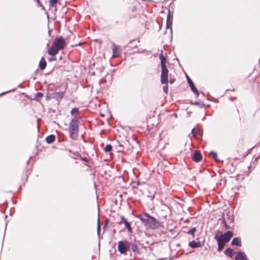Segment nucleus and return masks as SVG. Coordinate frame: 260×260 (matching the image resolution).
Returning <instances> with one entry per match:
<instances>
[{
  "instance_id": "f257e3e1",
  "label": "nucleus",
  "mask_w": 260,
  "mask_h": 260,
  "mask_svg": "<svg viewBox=\"0 0 260 260\" xmlns=\"http://www.w3.org/2000/svg\"><path fill=\"white\" fill-rule=\"evenodd\" d=\"M139 218L147 228L154 229L158 227V223L156 220L147 213L140 215Z\"/></svg>"
},
{
  "instance_id": "f03ea898",
  "label": "nucleus",
  "mask_w": 260,
  "mask_h": 260,
  "mask_svg": "<svg viewBox=\"0 0 260 260\" xmlns=\"http://www.w3.org/2000/svg\"><path fill=\"white\" fill-rule=\"evenodd\" d=\"M79 121L77 119H72L69 123V131L71 139L75 140L77 138L79 132Z\"/></svg>"
},
{
  "instance_id": "7ed1b4c3",
  "label": "nucleus",
  "mask_w": 260,
  "mask_h": 260,
  "mask_svg": "<svg viewBox=\"0 0 260 260\" xmlns=\"http://www.w3.org/2000/svg\"><path fill=\"white\" fill-rule=\"evenodd\" d=\"M160 59L161 66V83L162 84L168 83V76L169 71L166 66V58L163 56L162 53L160 55Z\"/></svg>"
},
{
  "instance_id": "20e7f679",
  "label": "nucleus",
  "mask_w": 260,
  "mask_h": 260,
  "mask_svg": "<svg viewBox=\"0 0 260 260\" xmlns=\"http://www.w3.org/2000/svg\"><path fill=\"white\" fill-rule=\"evenodd\" d=\"M220 235H216L214 238L217 241H220L224 243L228 242L232 237L233 236V233L231 231H228L225 232L224 234H222L221 232H219Z\"/></svg>"
},
{
  "instance_id": "39448f33",
  "label": "nucleus",
  "mask_w": 260,
  "mask_h": 260,
  "mask_svg": "<svg viewBox=\"0 0 260 260\" xmlns=\"http://www.w3.org/2000/svg\"><path fill=\"white\" fill-rule=\"evenodd\" d=\"M52 45L58 50H60L64 48L66 45V43L64 40L61 38H57L54 40Z\"/></svg>"
},
{
  "instance_id": "423d86ee",
  "label": "nucleus",
  "mask_w": 260,
  "mask_h": 260,
  "mask_svg": "<svg viewBox=\"0 0 260 260\" xmlns=\"http://www.w3.org/2000/svg\"><path fill=\"white\" fill-rule=\"evenodd\" d=\"M128 242L119 241L118 243V249L121 254H125L127 250Z\"/></svg>"
},
{
  "instance_id": "0eeeda50",
  "label": "nucleus",
  "mask_w": 260,
  "mask_h": 260,
  "mask_svg": "<svg viewBox=\"0 0 260 260\" xmlns=\"http://www.w3.org/2000/svg\"><path fill=\"white\" fill-rule=\"evenodd\" d=\"M235 260H248L246 254L241 251H238L236 253Z\"/></svg>"
},
{
  "instance_id": "6e6552de",
  "label": "nucleus",
  "mask_w": 260,
  "mask_h": 260,
  "mask_svg": "<svg viewBox=\"0 0 260 260\" xmlns=\"http://www.w3.org/2000/svg\"><path fill=\"white\" fill-rule=\"evenodd\" d=\"M187 79L188 83L190 87V88H191L192 91L193 92L195 93L197 95H199V92H198L197 89L196 88L194 84L193 83V82H192L191 79L187 76Z\"/></svg>"
},
{
  "instance_id": "1a4fd4ad",
  "label": "nucleus",
  "mask_w": 260,
  "mask_h": 260,
  "mask_svg": "<svg viewBox=\"0 0 260 260\" xmlns=\"http://www.w3.org/2000/svg\"><path fill=\"white\" fill-rule=\"evenodd\" d=\"M59 50L52 45L51 47L48 50V53L52 56H55L58 53Z\"/></svg>"
},
{
  "instance_id": "9d476101",
  "label": "nucleus",
  "mask_w": 260,
  "mask_h": 260,
  "mask_svg": "<svg viewBox=\"0 0 260 260\" xmlns=\"http://www.w3.org/2000/svg\"><path fill=\"white\" fill-rule=\"evenodd\" d=\"M192 157V159L194 161L198 162L202 159V156L199 151H196L194 152V153L193 154Z\"/></svg>"
},
{
  "instance_id": "9b49d317",
  "label": "nucleus",
  "mask_w": 260,
  "mask_h": 260,
  "mask_svg": "<svg viewBox=\"0 0 260 260\" xmlns=\"http://www.w3.org/2000/svg\"><path fill=\"white\" fill-rule=\"evenodd\" d=\"M113 57H118L120 54V49H119V48L113 44Z\"/></svg>"
},
{
  "instance_id": "f8f14e48",
  "label": "nucleus",
  "mask_w": 260,
  "mask_h": 260,
  "mask_svg": "<svg viewBox=\"0 0 260 260\" xmlns=\"http://www.w3.org/2000/svg\"><path fill=\"white\" fill-rule=\"evenodd\" d=\"M233 245L241 246V241L240 238H235L233 239L231 243Z\"/></svg>"
},
{
  "instance_id": "ddd939ff",
  "label": "nucleus",
  "mask_w": 260,
  "mask_h": 260,
  "mask_svg": "<svg viewBox=\"0 0 260 260\" xmlns=\"http://www.w3.org/2000/svg\"><path fill=\"white\" fill-rule=\"evenodd\" d=\"M46 62L44 57H42L39 62V68L41 70H44L46 67Z\"/></svg>"
},
{
  "instance_id": "4468645a",
  "label": "nucleus",
  "mask_w": 260,
  "mask_h": 260,
  "mask_svg": "<svg viewBox=\"0 0 260 260\" xmlns=\"http://www.w3.org/2000/svg\"><path fill=\"white\" fill-rule=\"evenodd\" d=\"M55 140V136L53 135H50L46 138V142L48 144H51Z\"/></svg>"
},
{
  "instance_id": "2eb2a0df",
  "label": "nucleus",
  "mask_w": 260,
  "mask_h": 260,
  "mask_svg": "<svg viewBox=\"0 0 260 260\" xmlns=\"http://www.w3.org/2000/svg\"><path fill=\"white\" fill-rule=\"evenodd\" d=\"M225 219L226 222L232 223L234 221V217L232 215H231L230 213L226 214V217H224V219Z\"/></svg>"
},
{
  "instance_id": "dca6fc26",
  "label": "nucleus",
  "mask_w": 260,
  "mask_h": 260,
  "mask_svg": "<svg viewBox=\"0 0 260 260\" xmlns=\"http://www.w3.org/2000/svg\"><path fill=\"white\" fill-rule=\"evenodd\" d=\"M234 252V250L233 249H232V248H227L224 251L225 254H226L227 255L230 256L231 257H232L233 254Z\"/></svg>"
},
{
  "instance_id": "f3484780",
  "label": "nucleus",
  "mask_w": 260,
  "mask_h": 260,
  "mask_svg": "<svg viewBox=\"0 0 260 260\" xmlns=\"http://www.w3.org/2000/svg\"><path fill=\"white\" fill-rule=\"evenodd\" d=\"M189 245L192 248L198 247L200 246V244L199 242H197L194 241H192L189 243Z\"/></svg>"
},
{
  "instance_id": "a211bd4d",
  "label": "nucleus",
  "mask_w": 260,
  "mask_h": 260,
  "mask_svg": "<svg viewBox=\"0 0 260 260\" xmlns=\"http://www.w3.org/2000/svg\"><path fill=\"white\" fill-rule=\"evenodd\" d=\"M218 243V250L220 251L222 250L225 245V243L221 242L220 241H217Z\"/></svg>"
},
{
  "instance_id": "6ab92c4d",
  "label": "nucleus",
  "mask_w": 260,
  "mask_h": 260,
  "mask_svg": "<svg viewBox=\"0 0 260 260\" xmlns=\"http://www.w3.org/2000/svg\"><path fill=\"white\" fill-rule=\"evenodd\" d=\"M191 133L196 138L199 139L200 135L197 133V131L195 128H193L192 129Z\"/></svg>"
},
{
  "instance_id": "aec40b11",
  "label": "nucleus",
  "mask_w": 260,
  "mask_h": 260,
  "mask_svg": "<svg viewBox=\"0 0 260 260\" xmlns=\"http://www.w3.org/2000/svg\"><path fill=\"white\" fill-rule=\"evenodd\" d=\"M124 225L125 228L128 230V232H132V228L131 227L129 223L127 221H124Z\"/></svg>"
},
{
  "instance_id": "412c9836",
  "label": "nucleus",
  "mask_w": 260,
  "mask_h": 260,
  "mask_svg": "<svg viewBox=\"0 0 260 260\" xmlns=\"http://www.w3.org/2000/svg\"><path fill=\"white\" fill-rule=\"evenodd\" d=\"M63 92H57L54 93V97L56 98H61L63 96Z\"/></svg>"
},
{
  "instance_id": "4be33fe9",
  "label": "nucleus",
  "mask_w": 260,
  "mask_h": 260,
  "mask_svg": "<svg viewBox=\"0 0 260 260\" xmlns=\"http://www.w3.org/2000/svg\"><path fill=\"white\" fill-rule=\"evenodd\" d=\"M112 148V146L110 144H108L105 146V147L104 148V150L106 152H110V151H111Z\"/></svg>"
},
{
  "instance_id": "5701e85b",
  "label": "nucleus",
  "mask_w": 260,
  "mask_h": 260,
  "mask_svg": "<svg viewBox=\"0 0 260 260\" xmlns=\"http://www.w3.org/2000/svg\"><path fill=\"white\" fill-rule=\"evenodd\" d=\"M195 232H196V229L194 228H192L191 229H190L188 231V233L192 235L193 236H194Z\"/></svg>"
},
{
  "instance_id": "b1692460",
  "label": "nucleus",
  "mask_w": 260,
  "mask_h": 260,
  "mask_svg": "<svg viewBox=\"0 0 260 260\" xmlns=\"http://www.w3.org/2000/svg\"><path fill=\"white\" fill-rule=\"evenodd\" d=\"M78 111H79V110L78 108H73L72 110H71V114H77L78 113Z\"/></svg>"
},
{
  "instance_id": "393cba45",
  "label": "nucleus",
  "mask_w": 260,
  "mask_h": 260,
  "mask_svg": "<svg viewBox=\"0 0 260 260\" xmlns=\"http://www.w3.org/2000/svg\"><path fill=\"white\" fill-rule=\"evenodd\" d=\"M58 0H50L49 1V5L50 6H53L54 4H55Z\"/></svg>"
},
{
  "instance_id": "a878e982",
  "label": "nucleus",
  "mask_w": 260,
  "mask_h": 260,
  "mask_svg": "<svg viewBox=\"0 0 260 260\" xmlns=\"http://www.w3.org/2000/svg\"><path fill=\"white\" fill-rule=\"evenodd\" d=\"M172 24V20L167 21V28H170Z\"/></svg>"
},
{
  "instance_id": "bb28decb",
  "label": "nucleus",
  "mask_w": 260,
  "mask_h": 260,
  "mask_svg": "<svg viewBox=\"0 0 260 260\" xmlns=\"http://www.w3.org/2000/svg\"><path fill=\"white\" fill-rule=\"evenodd\" d=\"M210 154L212 156V157L214 158V159H216V157H217V154L215 152H213V151L211 152Z\"/></svg>"
},
{
  "instance_id": "cd10ccee",
  "label": "nucleus",
  "mask_w": 260,
  "mask_h": 260,
  "mask_svg": "<svg viewBox=\"0 0 260 260\" xmlns=\"http://www.w3.org/2000/svg\"><path fill=\"white\" fill-rule=\"evenodd\" d=\"M166 84V85L164 87V91L165 93H167L168 91V86L167 85V83Z\"/></svg>"
},
{
  "instance_id": "c85d7f7f",
  "label": "nucleus",
  "mask_w": 260,
  "mask_h": 260,
  "mask_svg": "<svg viewBox=\"0 0 260 260\" xmlns=\"http://www.w3.org/2000/svg\"><path fill=\"white\" fill-rule=\"evenodd\" d=\"M169 20H172V16L171 15V14H170V12H169V13L168 14L167 21H169Z\"/></svg>"
},
{
  "instance_id": "c756f323",
  "label": "nucleus",
  "mask_w": 260,
  "mask_h": 260,
  "mask_svg": "<svg viewBox=\"0 0 260 260\" xmlns=\"http://www.w3.org/2000/svg\"><path fill=\"white\" fill-rule=\"evenodd\" d=\"M43 96V94L41 92H37L36 96V98H40Z\"/></svg>"
},
{
  "instance_id": "7c9ffc66",
  "label": "nucleus",
  "mask_w": 260,
  "mask_h": 260,
  "mask_svg": "<svg viewBox=\"0 0 260 260\" xmlns=\"http://www.w3.org/2000/svg\"><path fill=\"white\" fill-rule=\"evenodd\" d=\"M56 60V58L55 57H51L48 59L49 61H55Z\"/></svg>"
},
{
  "instance_id": "2f4dec72",
  "label": "nucleus",
  "mask_w": 260,
  "mask_h": 260,
  "mask_svg": "<svg viewBox=\"0 0 260 260\" xmlns=\"http://www.w3.org/2000/svg\"><path fill=\"white\" fill-rule=\"evenodd\" d=\"M132 247L133 251H135L137 249V247L135 244H132Z\"/></svg>"
},
{
  "instance_id": "473e14b6",
  "label": "nucleus",
  "mask_w": 260,
  "mask_h": 260,
  "mask_svg": "<svg viewBox=\"0 0 260 260\" xmlns=\"http://www.w3.org/2000/svg\"><path fill=\"white\" fill-rule=\"evenodd\" d=\"M224 224H225V228H226V229H230V226L226 224V223H227L228 222H226V219H224Z\"/></svg>"
},
{
  "instance_id": "72a5a7b5",
  "label": "nucleus",
  "mask_w": 260,
  "mask_h": 260,
  "mask_svg": "<svg viewBox=\"0 0 260 260\" xmlns=\"http://www.w3.org/2000/svg\"><path fill=\"white\" fill-rule=\"evenodd\" d=\"M121 219L123 223H124V221H127V220L123 216H121Z\"/></svg>"
},
{
  "instance_id": "f704fd0d",
  "label": "nucleus",
  "mask_w": 260,
  "mask_h": 260,
  "mask_svg": "<svg viewBox=\"0 0 260 260\" xmlns=\"http://www.w3.org/2000/svg\"><path fill=\"white\" fill-rule=\"evenodd\" d=\"M98 232L99 233L100 232V225H99V223L98 222Z\"/></svg>"
},
{
  "instance_id": "c9c22d12",
  "label": "nucleus",
  "mask_w": 260,
  "mask_h": 260,
  "mask_svg": "<svg viewBox=\"0 0 260 260\" xmlns=\"http://www.w3.org/2000/svg\"><path fill=\"white\" fill-rule=\"evenodd\" d=\"M174 82V80H170L169 81V82L171 83V84H172Z\"/></svg>"
},
{
  "instance_id": "e433bc0d",
  "label": "nucleus",
  "mask_w": 260,
  "mask_h": 260,
  "mask_svg": "<svg viewBox=\"0 0 260 260\" xmlns=\"http://www.w3.org/2000/svg\"><path fill=\"white\" fill-rule=\"evenodd\" d=\"M37 3L40 5L39 0H37Z\"/></svg>"
},
{
  "instance_id": "4c0bfd02",
  "label": "nucleus",
  "mask_w": 260,
  "mask_h": 260,
  "mask_svg": "<svg viewBox=\"0 0 260 260\" xmlns=\"http://www.w3.org/2000/svg\"><path fill=\"white\" fill-rule=\"evenodd\" d=\"M83 160L86 161L87 160L86 158H84Z\"/></svg>"
}]
</instances>
